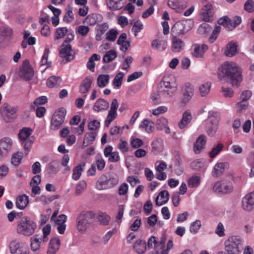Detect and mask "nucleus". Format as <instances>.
<instances>
[{
	"label": "nucleus",
	"mask_w": 254,
	"mask_h": 254,
	"mask_svg": "<svg viewBox=\"0 0 254 254\" xmlns=\"http://www.w3.org/2000/svg\"><path fill=\"white\" fill-rule=\"evenodd\" d=\"M218 76L221 80L229 82L234 88L240 86L243 80L242 70L234 62H226L219 67Z\"/></svg>",
	"instance_id": "nucleus-1"
},
{
	"label": "nucleus",
	"mask_w": 254,
	"mask_h": 254,
	"mask_svg": "<svg viewBox=\"0 0 254 254\" xmlns=\"http://www.w3.org/2000/svg\"><path fill=\"white\" fill-rule=\"evenodd\" d=\"M178 84L173 75L165 76L158 85V91L164 98L173 97L178 90Z\"/></svg>",
	"instance_id": "nucleus-2"
},
{
	"label": "nucleus",
	"mask_w": 254,
	"mask_h": 254,
	"mask_svg": "<svg viewBox=\"0 0 254 254\" xmlns=\"http://www.w3.org/2000/svg\"><path fill=\"white\" fill-rule=\"evenodd\" d=\"M242 240L238 236H232L225 242V252L217 254H239L242 249Z\"/></svg>",
	"instance_id": "nucleus-3"
},
{
	"label": "nucleus",
	"mask_w": 254,
	"mask_h": 254,
	"mask_svg": "<svg viewBox=\"0 0 254 254\" xmlns=\"http://www.w3.org/2000/svg\"><path fill=\"white\" fill-rule=\"evenodd\" d=\"M118 181L117 174L109 172L101 176L96 182V187L99 190L108 189L116 185L118 183Z\"/></svg>",
	"instance_id": "nucleus-4"
},
{
	"label": "nucleus",
	"mask_w": 254,
	"mask_h": 254,
	"mask_svg": "<svg viewBox=\"0 0 254 254\" xmlns=\"http://www.w3.org/2000/svg\"><path fill=\"white\" fill-rule=\"evenodd\" d=\"M32 129L30 127H23L19 130L18 134L21 145L23 146L25 153L27 155L30 150L32 144L34 142L35 137L31 136Z\"/></svg>",
	"instance_id": "nucleus-5"
},
{
	"label": "nucleus",
	"mask_w": 254,
	"mask_h": 254,
	"mask_svg": "<svg viewBox=\"0 0 254 254\" xmlns=\"http://www.w3.org/2000/svg\"><path fill=\"white\" fill-rule=\"evenodd\" d=\"M36 227L35 223L27 217H23L18 222L17 231L19 234L29 236L34 233Z\"/></svg>",
	"instance_id": "nucleus-6"
},
{
	"label": "nucleus",
	"mask_w": 254,
	"mask_h": 254,
	"mask_svg": "<svg viewBox=\"0 0 254 254\" xmlns=\"http://www.w3.org/2000/svg\"><path fill=\"white\" fill-rule=\"evenodd\" d=\"M193 24V21L191 19L177 21L171 28V34L175 36L184 35L192 28Z\"/></svg>",
	"instance_id": "nucleus-7"
},
{
	"label": "nucleus",
	"mask_w": 254,
	"mask_h": 254,
	"mask_svg": "<svg viewBox=\"0 0 254 254\" xmlns=\"http://www.w3.org/2000/svg\"><path fill=\"white\" fill-rule=\"evenodd\" d=\"M95 214L92 211L82 212L77 218V228L79 231H84L88 227Z\"/></svg>",
	"instance_id": "nucleus-8"
},
{
	"label": "nucleus",
	"mask_w": 254,
	"mask_h": 254,
	"mask_svg": "<svg viewBox=\"0 0 254 254\" xmlns=\"http://www.w3.org/2000/svg\"><path fill=\"white\" fill-rule=\"evenodd\" d=\"M18 74L19 77L25 81H30L33 78L34 70L29 60H25L19 66Z\"/></svg>",
	"instance_id": "nucleus-9"
},
{
	"label": "nucleus",
	"mask_w": 254,
	"mask_h": 254,
	"mask_svg": "<svg viewBox=\"0 0 254 254\" xmlns=\"http://www.w3.org/2000/svg\"><path fill=\"white\" fill-rule=\"evenodd\" d=\"M66 112L63 108L59 109L53 114L51 121L50 129L52 130H58L64 122Z\"/></svg>",
	"instance_id": "nucleus-10"
},
{
	"label": "nucleus",
	"mask_w": 254,
	"mask_h": 254,
	"mask_svg": "<svg viewBox=\"0 0 254 254\" xmlns=\"http://www.w3.org/2000/svg\"><path fill=\"white\" fill-rule=\"evenodd\" d=\"M0 115L6 123H12L16 118V109L7 103H4L0 108Z\"/></svg>",
	"instance_id": "nucleus-11"
},
{
	"label": "nucleus",
	"mask_w": 254,
	"mask_h": 254,
	"mask_svg": "<svg viewBox=\"0 0 254 254\" xmlns=\"http://www.w3.org/2000/svg\"><path fill=\"white\" fill-rule=\"evenodd\" d=\"M209 118H210V124L207 126L206 132L207 134L211 137H213L216 134L218 128L220 116L216 112H209Z\"/></svg>",
	"instance_id": "nucleus-12"
},
{
	"label": "nucleus",
	"mask_w": 254,
	"mask_h": 254,
	"mask_svg": "<svg viewBox=\"0 0 254 254\" xmlns=\"http://www.w3.org/2000/svg\"><path fill=\"white\" fill-rule=\"evenodd\" d=\"M233 189L231 182L224 180L217 182L213 188L214 191L222 194L230 193L232 191Z\"/></svg>",
	"instance_id": "nucleus-13"
},
{
	"label": "nucleus",
	"mask_w": 254,
	"mask_h": 254,
	"mask_svg": "<svg viewBox=\"0 0 254 254\" xmlns=\"http://www.w3.org/2000/svg\"><path fill=\"white\" fill-rule=\"evenodd\" d=\"M12 145L13 141L9 137H3L0 139V159L7 156Z\"/></svg>",
	"instance_id": "nucleus-14"
},
{
	"label": "nucleus",
	"mask_w": 254,
	"mask_h": 254,
	"mask_svg": "<svg viewBox=\"0 0 254 254\" xmlns=\"http://www.w3.org/2000/svg\"><path fill=\"white\" fill-rule=\"evenodd\" d=\"M72 51L71 46L70 44H62L60 46L59 56L60 57L65 58L66 62H69L74 58V54L71 53Z\"/></svg>",
	"instance_id": "nucleus-15"
},
{
	"label": "nucleus",
	"mask_w": 254,
	"mask_h": 254,
	"mask_svg": "<svg viewBox=\"0 0 254 254\" xmlns=\"http://www.w3.org/2000/svg\"><path fill=\"white\" fill-rule=\"evenodd\" d=\"M242 208L246 211H251L254 208V191L247 194L242 201Z\"/></svg>",
	"instance_id": "nucleus-16"
},
{
	"label": "nucleus",
	"mask_w": 254,
	"mask_h": 254,
	"mask_svg": "<svg viewBox=\"0 0 254 254\" xmlns=\"http://www.w3.org/2000/svg\"><path fill=\"white\" fill-rule=\"evenodd\" d=\"M229 164L227 162L218 163L214 167L212 175L214 177H219L222 175L225 169H228Z\"/></svg>",
	"instance_id": "nucleus-17"
},
{
	"label": "nucleus",
	"mask_w": 254,
	"mask_h": 254,
	"mask_svg": "<svg viewBox=\"0 0 254 254\" xmlns=\"http://www.w3.org/2000/svg\"><path fill=\"white\" fill-rule=\"evenodd\" d=\"M49 53V49H45L44 54L39 63L40 68H41L40 69L42 72H44L47 68L50 67L51 66V62H48Z\"/></svg>",
	"instance_id": "nucleus-18"
},
{
	"label": "nucleus",
	"mask_w": 254,
	"mask_h": 254,
	"mask_svg": "<svg viewBox=\"0 0 254 254\" xmlns=\"http://www.w3.org/2000/svg\"><path fill=\"white\" fill-rule=\"evenodd\" d=\"M168 4L171 8L175 9L178 13H181L187 6L186 2L180 1L178 0H169Z\"/></svg>",
	"instance_id": "nucleus-19"
},
{
	"label": "nucleus",
	"mask_w": 254,
	"mask_h": 254,
	"mask_svg": "<svg viewBox=\"0 0 254 254\" xmlns=\"http://www.w3.org/2000/svg\"><path fill=\"white\" fill-rule=\"evenodd\" d=\"M213 13L212 5L211 4L208 3L202 8L201 14L204 21L206 22L209 21Z\"/></svg>",
	"instance_id": "nucleus-20"
},
{
	"label": "nucleus",
	"mask_w": 254,
	"mask_h": 254,
	"mask_svg": "<svg viewBox=\"0 0 254 254\" xmlns=\"http://www.w3.org/2000/svg\"><path fill=\"white\" fill-rule=\"evenodd\" d=\"M60 245V240L57 237L52 238L50 240L47 254H55L59 249Z\"/></svg>",
	"instance_id": "nucleus-21"
},
{
	"label": "nucleus",
	"mask_w": 254,
	"mask_h": 254,
	"mask_svg": "<svg viewBox=\"0 0 254 254\" xmlns=\"http://www.w3.org/2000/svg\"><path fill=\"white\" fill-rule=\"evenodd\" d=\"M238 45L236 42H230L227 45L224 54L229 57L235 56L238 53Z\"/></svg>",
	"instance_id": "nucleus-22"
},
{
	"label": "nucleus",
	"mask_w": 254,
	"mask_h": 254,
	"mask_svg": "<svg viewBox=\"0 0 254 254\" xmlns=\"http://www.w3.org/2000/svg\"><path fill=\"white\" fill-rule=\"evenodd\" d=\"M93 82V78L91 76L86 77L81 82L79 92L81 93H86L88 92Z\"/></svg>",
	"instance_id": "nucleus-23"
},
{
	"label": "nucleus",
	"mask_w": 254,
	"mask_h": 254,
	"mask_svg": "<svg viewBox=\"0 0 254 254\" xmlns=\"http://www.w3.org/2000/svg\"><path fill=\"white\" fill-rule=\"evenodd\" d=\"M206 143V137L205 135L201 134L196 139L193 145V150L197 154L199 151L204 148Z\"/></svg>",
	"instance_id": "nucleus-24"
},
{
	"label": "nucleus",
	"mask_w": 254,
	"mask_h": 254,
	"mask_svg": "<svg viewBox=\"0 0 254 254\" xmlns=\"http://www.w3.org/2000/svg\"><path fill=\"white\" fill-rule=\"evenodd\" d=\"M172 51L174 52H180L184 47L185 43L181 39H178L177 36H173L172 37Z\"/></svg>",
	"instance_id": "nucleus-25"
},
{
	"label": "nucleus",
	"mask_w": 254,
	"mask_h": 254,
	"mask_svg": "<svg viewBox=\"0 0 254 254\" xmlns=\"http://www.w3.org/2000/svg\"><path fill=\"white\" fill-rule=\"evenodd\" d=\"M169 194L167 190L161 191L156 198L155 203L157 206H161L166 203L169 200Z\"/></svg>",
	"instance_id": "nucleus-26"
},
{
	"label": "nucleus",
	"mask_w": 254,
	"mask_h": 254,
	"mask_svg": "<svg viewBox=\"0 0 254 254\" xmlns=\"http://www.w3.org/2000/svg\"><path fill=\"white\" fill-rule=\"evenodd\" d=\"M109 107V102L103 99H99L97 100L93 106V110L97 112L102 110H107Z\"/></svg>",
	"instance_id": "nucleus-27"
},
{
	"label": "nucleus",
	"mask_w": 254,
	"mask_h": 254,
	"mask_svg": "<svg viewBox=\"0 0 254 254\" xmlns=\"http://www.w3.org/2000/svg\"><path fill=\"white\" fill-rule=\"evenodd\" d=\"M133 248L137 253L143 254L146 250V242L144 240L138 239L134 243Z\"/></svg>",
	"instance_id": "nucleus-28"
},
{
	"label": "nucleus",
	"mask_w": 254,
	"mask_h": 254,
	"mask_svg": "<svg viewBox=\"0 0 254 254\" xmlns=\"http://www.w3.org/2000/svg\"><path fill=\"white\" fill-rule=\"evenodd\" d=\"M241 21L242 19L240 16H235L233 19H231L228 17L225 28L228 31H232L239 25L241 23Z\"/></svg>",
	"instance_id": "nucleus-29"
},
{
	"label": "nucleus",
	"mask_w": 254,
	"mask_h": 254,
	"mask_svg": "<svg viewBox=\"0 0 254 254\" xmlns=\"http://www.w3.org/2000/svg\"><path fill=\"white\" fill-rule=\"evenodd\" d=\"M62 81L60 76H51L47 79V85L50 88H57L60 86Z\"/></svg>",
	"instance_id": "nucleus-30"
},
{
	"label": "nucleus",
	"mask_w": 254,
	"mask_h": 254,
	"mask_svg": "<svg viewBox=\"0 0 254 254\" xmlns=\"http://www.w3.org/2000/svg\"><path fill=\"white\" fill-rule=\"evenodd\" d=\"M29 203L28 196L23 194L17 198V207L20 209H24Z\"/></svg>",
	"instance_id": "nucleus-31"
},
{
	"label": "nucleus",
	"mask_w": 254,
	"mask_h": 254,
	"mask_svg": "<svg viewBox=\"0 0 254 254\" xmlns=\"http://www.w3.org/2000/svg\"><path fill=\"white\" fill-rule=\"evenodd\" d=\"M208 49V46L206 44H202L201 47L196 46L193 50L192 55L196 58H201L203 57L205 51Z\"/></svg>",
	"instance_id": "nucleus-32"
},
{
	"label": "nucleus",
	"mask_w": 254,
	"mask_h": 254,
	"mask_svg": "<svg viewBox=\"0 0 254 254\" xmlns=\"http://www.w3.org/2000/svg\"><path fill=\"white\" fill-rule=\"evenodd\" d=\"M85 166V163H83L82 164L77 165L73 170V174L72 178L73 180H78L81 175L82 172L83 171V167Z\"/></svg>",
	"instance_id": "nucleus-33"
},
{
	"label": "nucleus",
	"mask_w": 254,
	"mask_h": 254,
	"mask_svg": "<svg viewBox=\"0 0 254 254\" xmlns=\"http://www.w3.org/2000/svg\"><path fill=\"white\" fill-rule=\"evenodd\" d=\"M152 152L154 153L158 152L161 150L163 147V140L160 138L154 140L151 144Z\"/></svg>",
	"instance_id": "nucleus-34"
},
{
	"label": "nucleus",
	"mask_w": 254,
	"mask_h": 254,
	"mask_svg": "<svg viewBox=\"0 0 254 254\" xmlns=\"http://www.w3.org/2000/svg\"><path fill=\"white\" fill-rule=\"evenodd\" d=\"M12 34V30L8 27H2L0 28V42H2L6 37Z\"/></svg>",
	"instance_id": "nucleus-35"
},
{
	"label": "nucleus",
	"mask_w": 254,
	"mask_h": 254,
	"mask_svg": "<svg viewBox=\"0 0 254 254\" xmlns=\"http://www.w3.org/2000/svg\"><path fill=\"white\" fill-rule=\"evenodd\" d=\"M117 56L115 50H110L104 55L103 62L104 63H109L114 60Z\"/></svg>",
	"instance_id": "nucleus-36"
},
{
	"label": "nucleus",
	"mask_w": 254,
	"mask_h": 254,
	"mask_svg": "<svg viewBox=\"0 0 254 254\" xmlns=\"http://www.w3.org/2000/svg\"><path fill=\"white\" fill-rule=\"evenodd\" d=\"M110 79L108 74H100L97 78V84L100 87H104L106 86Z\"/></svg>",
	"instance_id": "nucleus-37"
},
{
	"label": "nucleus",
	"mask_w": 254,
	"mask_h": 254,
	"mask_svg": "<svg viewBox=\"0 0 254 254\" xmlns=\"http://www.w3.org/2000/svg\"><path fill=\"white\" fill-rule=\"evenodd\" d=\"M212 27L206 23L201 24L198 29V32L201 35L207 36L211 31Z\"/></svg>",
	"instance_id": "nucleus-38"
},
{
	"label": "nucleus",
	"mask_w": 254,
	"mask_h": 254,
	"mask_svg": "<svg viewBox=\"0 0 254 254\" xmlns=\"http://www.w3.org/2000/svg\"><path fill=\"white\" fill-rule=\"evenodd\" d=\"M68 30L66 27H61L57 29L55 34V39L58 40L61 39L67 33Z\"/></svg>",
	"instance_id": "nucleus-39"
},
{
	"label": "nucleus",
	"mask_w": 254,
	"mask_h": 254,
	"mask_svg": "<svg viewBox=\"0 0 254 254\" xmlns=\"http://www.w3.org/2000/svg\"><path fill=\"white\" fill-rule=\"evenodd\" d=\"M140 127L144 128L147 132L150 133L153 131L154 123L148 120H144L142 122Z\"/></svg>",
	"instance_id": "nucleus-40"
},
{
	"label": "nucleus",
	"mask_w": 254,
	"mask_h": 254,
	"mask_svg": "<svg viewBox=\"0 0 254 254\" xmlns=\"http://www.w3.org/2000/svg\"><path fill=\"white\" fill-rule=\"evenodd\" d=\"M211 84L210 83L207 82L202 84L199 87V91L200 95L202 97L205 96L210 91Z\"/></svg>",
	"instance_id": "nucleus-41"
},
{
	"label": "nucleus",
	"mask_w": 254,
	"mask_h": 254,
	"mask_svg": "<svg viewBox=\"0 0 254 254\" xmlns=\"http://www.w3.org/2000/svg\"><path fill=\"white\" fill-rule=\"evenodd\" d=\"M224 145L223 144L219 143L217 146L212 148L211 152H209V156L211 158H215L223 149Z\"/></svg>",
	"instance_id": "nucleus-42"
},
{
	"label": "nucleus",
	"mask_w": 254,
	"mask_h": 254,
	"mask_svg": "<svg viewBox=\"0 0 254 254\" xmlns=\"http://www.w3.org/2000/svg\"><path fill=\"white\" fill-rule=\"evenodd\" d=\"M87 185L85 181H80L76 186L75 194L76 195H80L83 191L86 188Z\"/></svg>",
	"instance_id": "nucleus-43"
},
{
	"label": "nucleus",
	"mask_w": 254,
	"mask_h": 254,
	"mask_svg": "<svg viewBox=\"0 0 254 254\" xmlns=\"http://www.w3.org/2000/svg\"><path fill=\"white\" fill-rule=\"evenodd\" d=\"M124 76V73L122 72H120L116 74L113 82L115 86L119 87L121 86Z\"/></svg>",
	"instance_id": "nucleus-44"
},
{
	"label": "nucleus",
	"mask_w": 254,
	"mask_h": 254,
	"mask_svg": "<svg viewBox=\"0 0 254 254\" xmlns=\"http://www.w3.org/2000/svg\"><path fill=\"white\" fill-rule=\"evenodd\" d=\"M200 183V177L193 176L188 181V186L190 188L196 187Z\"/></svg>",
	"instance_id": "nucleus-45"
},
{
	"label": "nucleus",
	"mask_w": 254,
	"mask_h": 254,
	"mask_svg": "<svg viewBox=\"0 0 254 254\" xmlns=\"http://www.w3.org/2000/svg\"><path fill=\"white\" fill-rule=\"evenodd\" d=\"M162 98L164 97H163L162 95L160 93V92L158 90L156 92L152 93L151 96V99L154 105H157L160 103Z\"/></svg>",
	"instance_id": "nucleus-46"
},
{
	"label": "nucleus",
	"mask_w": 254,
	"mask_h": 254,
	"mask_svg": "<svg viewBox=\"0 0 254 254\" xmlns=\"http://www.w3.org/2000/svg\"><path fill=\"white\" fill-rule=\"evenodd\" d=\"M244 9L249 13H252L254 11V1L253 0H247L244 5Z\"/></svg>",
	"instance_id": "nucleus-47"
},
{
	"label": "nucleus",
	"mask_w": 254,
	"mask_h": 254,
	"mask_svg": "<svg viewBox=\"0 0 254 254\" xmlns=\"http://www.w3.org/2000/svg\"><path fill=\"white\" fill-rule=\"evenodd\" d=\"M110 219V217L106 213H102L98 216L99 221L101 224L104 225H108Z\"/></svg>",
	"instance_id": "nucleus-48"
},
{
	"label": "nucleus",
	"mask_w": 254,
	"mask_h": 254,
	"mask_svg": "<svg viewBox=\"0 0 254 254\" xmlns=\"http://www.w3.org/2000/svg\"><path fill=\"white\" fill-rule=\"evenodd\" d=\"M118 34V32L116 30L112 29L107 33L106 40L113 42L116 39Z\"/></svg>",
	"instance_id": "nucleus-49"
},
{
	"label": "nucleus",
	"mask_w": 254,
	"mask_h": 254,
	"mask_svg": "<svg viewBox=\"0 0 254 254\" xmlns=\"http://www.w3.org/2000/svg\"><path fill=\"white\" fill-rule=\"evenodd\" d=\"M182 93L192 96L193 95V88L192 85L190 83H186L182 89Z\"/></svg>",
	"instance_id": "nucleus-50"
},
{
	"label": "nucleus",
	"mask_w": 254,
	"mask_h": 254,
	"mask_svg": "<svg viewBox=\"0 0 254 254\" xmlns=\"http://www.w3.org/2000/svg\"><path fill=\"white\" fill-rule=\"evenodd\" d=\"M204 166V163L201 160H196L192 161L190 164V168L194 170H198Z\"/></svg>",
	"instance_id": "nucleus-51"
},
{
	"label": "nucleus",
	"mask_w": 254,
	"mask_h": 254,
	"mask_svg": "<svg viewBox=\"0 0 254 254\" xmlns=\"http://www.w3.org/2000/svg\"><path fill=\"white\" fill-rule=\"evenodd\" d=\"M29 250L27 246L22 244L20 246L17 243V254H29Z\"/></svg>",
	"instance_id": "nucleus-52"
},
{
	"label": "nucleus",
	"mask_w": 254,
	"mask_h": 254,
	"mask_svg": "<svg viewBox=\"0 0 254 254\" xmlns=\"http://www.w3.org/2000/svg\"><path fill=\"white\" fill-rule=\"evenodd\" d=\"M143 24L138 20L134 22L132 30L134 32L135 36H136L138 33L143 29Z\"/></svg>",
	"instance_id": "nucleus-53"
},
{
	"label": "nucleus",
	"mask_w": 254,
	"mask_h": 254,
	"mask_svg": "<svg viewBox=\"0 0 254 254\" xmlns=\"http://www.w3.org/2000/svg\"><path fill=\"white\" fill-rule=\"evenodd\" d=\"M168 121L165 118H161L157 120L156 123L157 128L160 130L164 129V127L167 125Z\"/></svg>",
	"instance_id": "nucleus-54"
},
{
	"label": "nucleus",
	"mask_w": 254,
	"mask_h": 254,
	"mask_svg": "<svg viewBox=\"0 0 254 254\" xmlns=\"http://www.w3.org/2000/svg\"><path fill=\"white\" fill-rule=\"evenodd\" d=\"M31 248L33 251H36L40 248V242L37 238H31Z\"/></svg>",
	"instance_id": "nucleus-55"
},
{
	"label": "nucleus",
	"mask_w": 254,
	"mask_h": 254,
	"mask_svg": "<svg viewBox=\"0 0 254 254\" xmlns=\"http://www.w3.org/2000/svg\"><path fill=\"white\" fill-rule=\"evenodd\" d=\"M220 27L216 26L212 31L211 36L209 38V41L211 43H213L217 38L218 33L220 31Z\"/></svg>",
	"instance_id": "nucleus-56"
},
{
	"label": "nucleus",
	"mask_w": 254,
	"mask_h": 254,
	"mask_svg": "<svg viewBox=\"0 0 254 254\" xmlns=\"http://www.w3.org/2000/svg\"><path fill=\"white\" fill-rule=\"evenodd\" d=\"M201 226V222L199 220H197L193 222L190 226V231L191 232L196 233Z\"/></svg>",
	"instance_id": "nucleus-57"
},
{
	"label": "nucleus",
	"mask_w": 254,
	"mask_h": 254,
	"mask_svg": "<svg viewBox=\"0 0 254 254\" xmlns=\"http://www.w3.org/2000/svg\"><path fill=\"white\" fill-rule=\"evenodd\" d=\"M120 143L118 145V148L123 152L126 153L128 151L127 142L122 139L120 140Z\"/></svg>",
	"instance_id": "nucleus-58"
},
{
	"label": "nucleus",
	"mask_w": 254,
	"mask_h": 254,
	"mask_svg": "<svg viewBox=\"0 0 254 254\" xmlns=\"http://www.w3.org/2000/svg\"><path fill=\"white\" fill-rule=\"evenodd\" d=\"M74 18L73 15L72 14V8L71 7H69L64 17V20L67 23L70 22Z\"/></svg>",
	"instance_id": "nucleus-59"
},
{
	"label": "nucleus",
	"mask_w": 254,
	"mask_h": 254,
	"mask_svg": "<svg viewBox=\"0 0 254 254\" xmlns=\"http://www.w3.org/2000/svg\"><path fill=\"white\" fill-rule=\"evenodd\" d=\"M130 144L132 147L134 148H138L143 145V142L141 139L135 138L131 140Z\"/></svg>",
	"instance_id": "nucleus-60"
},
{
	"label": "nucleus",
	"mask_w": 254,
	"mask_h": 254,
	"mask_svg": "<svg viewBox=\"0 0 254 254\" xmlns=\"http://www.w3.org/2000/svg\"><path fill=\"white\" fill-rule=\"evenodd\" d=\"M100 124L99 122L94 120L88 123V129L91 130H95L99 127Z\"/></svg>",
	"instance_id": "nucleus-61"
},
{
	"label": "nucleus",
	"mask_w": 254,
	"mask_h": 254,
	"mask_svg": "<svg viewBox=\"0 0 254 254\" xmlns=\"http://www.w3.org/2000/svg\"><path fill=\"white\" fill-rule=\"evenodd\" d=\"M248 102L245 99H242L241 102H239L237 104L239 112H241L243 110H246L248 108Z\"/></svg>",
	"instance_id": "nucleus-62"
},
{
	"label": "nucleus",
	"mask_w": 254,
	"mask_h": 254,
	"mask_svg": "<svg viewBox=\"0 0 254 254\" xmlns=\"http://www.w3.org/2000/svg\"><path fill=\"white\" fill-rule=\"evenodd\" d=\"M47 102V98L46 96H41L37 98L34 102V106L38 107L39 105H43Z\"/></svg>",
	"instance_id": "nucleus-63"
},
{
	"label": "nucleus",
	"mask_w": 254,
	"mask_h": 254,
	"mask_svg": "<svg viewBox=\"0 0 254 254\" xmlns=\"http://www.w3.org/2000/svg\"><path fill=\"white\" fill-rule=\"evenodd\" d=\"M127 181L132 186H134L136 184L139 183L140 181L138 177L135 176H130L127 178Z\"/></svg>",
	"instance_id": "nucleus-64"
}]
</instances>
